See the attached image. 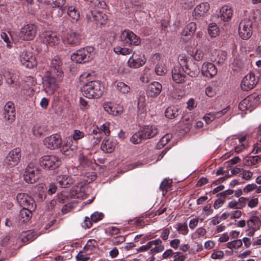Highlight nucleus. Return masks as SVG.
I'll list each match as a JSON object with an SVG mask.
<instances>
[{
	"mask_svg": "<svg viewBox=\"0 0 261 261\" xmlns=\"http://www.w3.org/2000/svg\"><path fill=\"white\" fill-rule=\"evenodd\" d=\"M93 73L85 72L80 77L83 84V94L88 98H98L104 91L103 85L98 81L93 80Z\"/></svg>",
	"mask_w": 261,
	"mask_h": 261,
	"instance_id": "f257e3e1",
	"label": "nucleus"
},
{
	"mask_svg": "<svg viewBox=\"0 0 261 261\" xmlns=\"http://www.w3.org/2000/svg\"><path fill=\"white\" fill-rule=\"evenodd\" d=\"M94 53V49L91 46L81 48L72 54L71 59L77 63H87L92 60Z\"/></svg>",
	"mask_w": 261,
	"mask_h": 261,
	"instance_id": "f03ea898",
	"label": "nucleus"
},
{
	"mask_svg": "<svg viewBox=\"0 0 261 261\" xmlns=\"http://www.w3.org/2000/svg\"><path fill=\"white\" fill-rule=\"evenodd\" d=\"M40 169L38 166L37 161H31L25 168L23 177L24 180L29 184H33L37 181L39 178Z\"/></svg>",
	"mask_w": 261,
	"mask_h": 261,
	"instance_id": "7ed1b4c3",
	"label": "nucleus"
},
{
	"mask_svg": "<svg viewBox=\"0 0 261 261\" xmlns=\"http://www.w3.org/2000/svg\"><path fill=\"white\" fill-rule=\"evenodd\" d=\"M187 58L183 56L179 57V65L175 66L172 69V77L176 83L180 84L185 82L187 76L184 73V69L182 64L186 63Z\"/></svg>",
	"mask_w": 261,
	"mask_h": 261,
	"instance_id": "20e7f679",
	"label": "nucleus"
},
{
	"mask_svg": "<svg viewBox=\"0 0 261 261\" xmlns=\"http://www.w3.org/2000/svg\"><path fill=\"white\" fill-rule=\"evenodd\" d=\"M120 39L125 45L138 46L141 43V39L132 31L124 30L120 36Z\"/></svg>",
	"mask_w": 261,
	"mask_h": 261,
	"instance_id": "39448f33",
	"label": "nucleus"
},
{
	"mask_svg": "<svg viewBox=\"0 0 261 261\" xmlns=\"http://www.w3.org/2000/svg\"><path fill=\"white\" fill-rule=\"evenodd\" d=\"M39 162L41 167L46 169H54L61 164L60 159L55 155H46L40 159Z\"/></svg>",
	"mask_w": 261,
	"mask_h": 261,
	"instance_id": "423d86ee",
	"label": "nucleus"
},
{
	"mask_svg": "<svg viewBox=\"0 0 261 261\" xmlns=\"http://www.w3.org/2000/svg\"><path fill=\"white\" fill-rule=\"evenodd\" d=\"M146 62L144 55L140 51H135L127 61V65L130 68H138L143 66Z\"/></svg>",
	"mask_w": 261,
	"mask_h": 261,
	"instance_id": "0eeeda50",
	"label": "nucleus"
},
{
	"mask_svg": "<svg viewBox=\"0 0 261 261\" xmlns=\"http://www.w3.org/2000/svg\"><path fill=\"white\" fill-rule=\"evenodd\" d=\"M83 39V36L79 31L67 32L64 38V41L71 46L80 45Z\"/></svg>",
	"mask_w": 261,
	"mask_h": 261,
	"instance_id": "6e6552de",
	"label": "nucleus"
},
{
	"mask_svg": "<svg viewBox=\"0 0 261 261\" xmlns=\"http://www.w3.org/2000/svg\"><path fill=\"white\" fill-rule=\"evenodd\" d=\"M43 142L47 148L54 150L61 146L62 140L60 135L55 134L44 138Z\"/></svg>",
	"mask_w": 261,
	"mask_h": 261,
	"instance_id": "1a4fd4ad",
	"label": "nucleus"
},
{
	"mask_svg": "<svg viewBox=\"0 0 261 261\" xmlns=\"http://www.w3.org/2000/svg\"><path fill=\"white\" fill-rule=\"evenodd\" d=\"M36 33L37 27L35 24H27L21 29L19 37L24 40H31L35 37Z\"/></svg>",
	"mask_w": 261,
	"mask_h": 261,
	"instance_id": "9d476101",
	"label": "nucleus"
},
{
	"mask_svg": "<svg viewBox=\"0 0 261 261\" xmlns=\"http://www.w3.org/2000/svg\"><path fill=\"white\" fill-rule=\"evenodd\" d=\"M21 157V149L16 147L8 153L5 160V163L8 166L14 167L19 163Z\"/></svg>",
	"mask_w": 261,
	"mask_h": 261,
	"instance_id": "9b49d317",
	"label": "nucleus"
},
{
	"mask_svg": "<svg viewBox=\"0 0 261 261\" xmlns=\"http://www.w3.org/2000/svg\"><path fill=\"white\" fill-rule=\"evenodd\" d=\"M19 61L22 65L28 68H33L37 65L35 57L29 51H22L19 56Z\"/></svg>",
	"mask_w": 261,
	"mask_h": 261,
	"instance_id": "f8f14e48",
	"label": "nucleus"
},
{
	"mask_svg": "<svg viewBox=\"0 0 261 261\" xmlns=\"http://www.w3.org/2000/svg\"><path fill=\"white\" fill-rule=\"evenodd\" d=\"M252 22L249 19H244L240 23L239 33L244 40L249 39L252 35Z\"/></svg>",
	"mask_w": 261,
	"mask_h": 261,
	"instance_id": "ddd939ff",
	"label": "nucleus"
},
{
	"mask_svg": "<svg viewBox=\"0 0 261 261\" xmlns=\"http://www.w3.org/2000/svg\"><path fill=\"white\" fill-rule=\"evenodd\" d=\"M57 81L55 78L51 75L46 76L44 81V89L48 94H53L58 87V82L61 81V77Z\"/></svg>",
	"mask_w": 261,
	"mask_h": 261,
	"instance_id": "4468645a",
	"label": "nucleus"
},
{
	"mask_svg": "<svg viewBox=\"0 0 261 261\" xmlns=\"http://www.w3.org/2000/svg\"><path fill=\"white\" fill-rule=\"evenodd\" d=\"M16 199L20 205L22 207H28L32 210H35L36 204L35 201L28 194L23 193H18Z\"/></svg>",
	"mask_w": 261,
	"mask_h": 261,
	"instance_id": "2eb2a0df",
	"label": "nucleus"
},
{
	"mask_svg": "<svg viewBox=\"0 0 261 261\" xmlns=\"http://www.w3.org/2000/svg\"><path fill=\"white\" fill-rule=\"evenodd\" d=\"M88 22L95 21L96 23L103 24L106 22L107 16L105 14L98 11H90L86 14Z\"/></svg>",
	"mask_w": 261,
	"mask_h": 261,
	"instance_id": "dca6fc26",
	"label": "nucleus"
},
{
	"mask_svg": "<svg viewBox=\"0 0 261 261\" xmlns=\"http://www.w3.org/2000/svg\"><path fill=\"white\" fill-rule=\"evenodd\" d=\"M258 82V79L253 73L247 74L243 79L241 87L244 91H248L252 89Z\"/></svg>",
	"mask_w": 261,
	"mask_h": 261,
	"instance_id": "f3484780",
	"label": "nucleus"
},
{
	"mask_svg": "<svg viewBox=\"0 0 261 261\" xmlns=\"http://www.w3.org/2000/svg\"><path fill=\"white\" fill-rule=\"evenodd\" d=\"M4 117L8 123H12L15 119L14 104L12 101H8L4 106Z\"/></svg>",
	"mask_w": 261,
	"mask_h": 261,
	"instance_id": "a211bd4d",
	"label": "nucleus"
},
{
	"mask_svg": "<svg viewBox=\"0 0 261 261\" xmlns=\"http://www.w3.org/2000/svg\"><path fill=\"white\" fill-rule=\"evenodd\" d=\"M253 97L248 96L242 100L239 105V108L242 111L251 112L255 107Z\"/></svg>",
	"mask_w": 261,
	"mask_h": 261,
	"instance_id": "6ab92c4d",
	"label": "nucleus"
},
{
	"mask_svg": "<svg viewBox=\"0 0 261 261\" xmlns=\"http://www.w3.org/2000/svg\"><path fill=\"white\" fill-rule=\"evenodd\" d=\"M201 72L204 76L211 78L217 74V69L213 64L210 62H205L202 66Z\"/></svg>",
	"mask_w": 261,
	"mask_h": 261,
	"instance_id": "aec40b11",
	"label": "nucleus"
},
{
	"mask_svg": "<svg viewBox=\"0 0 261 261\" xmlns=\"http://www.w3.org/2000/svg\"><path fill=\"white\" fill-rule=\"evenodd\" d=\"M43 41L49 45H55L59 42V37L56 33L51 31H46L42 34Z\"/></svg>",
	"mask_w": 261,
	"mask_h": 261,
	"instance_id": "412c9836",
	"label": "nucleus"
},
{
	"mask_svg": "<svg viewBox=\"0 0 261 261\" xmlns=\"http://www.w3.org/2000/svg\"><path fill=\"white\" fill-rule=\"evenodd\" d=\"M62 62L60 58L58 56H55L51 61L50 68L54 71L58 76L62 77L63 74Z\"/></svg>",
	"mask_w": 261,
	"mask_h": 261,
	"instance_id": "4be33fe9",
	"label": "nucleus"
},
{
	"mask_svg": "<svg viewBox=\"0 0 261 261\" xmlns=\"http://www.w3.org/2000/svg\"><path fill=\"white\" fill-rule=\"evenodd\" d=\"M209 9L210 5L207 3H201L195 8L193 15L196 18H199L203 16L207 12Z\"/></svg>",
	"mask_w": 261,
	"mask_h": 261,
	"instance_id": "5701e85b",
	"label": "nucleus"
},
{
	"mask_svg": "<svg viewBox=\"0 0 261 261\" xmlns=\"http://www.w3.org/2000/svg\"><path fill=\"white\" fill-rule=\"evenodd\" d=\"M229 108V107L228 106L221 111L215 113H210L206 114L203 116V119L206 123L208 124L215 119L219 118L225 115L228 112Z\"/></svg>",
	"mask_w": 261,
	"mask_h": 261,
	"instance_id": "b1692460",
	"label": "nucleus"
},
{
	"mask_svg": "<svg viewBox=\"0 0 261 261\" xmlns=\"http://www.w3.org/2000/svg\"><path fill=\"white\" fill-rule=\"evenodd\" d=\"M141 130L145 139L153 138L159 133L157 126L154 125H145Z\"/></svg>",
	"mask_w": 261,
	"mask_h": 261,
	"instance_id": "393cba45",
	"label": "nucleus"
},
{
	"mask_svg": "<svg viewBox=\"0 0 261 261\" xmlns=\"http://www.w3.org/2000/svg\"><path fill=\"white\" fill-rule=\"evenodd\" d=\"M247 198L241 197L237 200H231L228 203L227 208L234 210H241L246 205Z\"/></svg>",
	"mask_w": 261,
	"mask_h": 261,
	"instance_id": "a878e982",
	"label": "nucleus"
},
{
	"mask_svg": "<svg viewBox=\"0 0 261 261\" xmlns=\"http://www.w3.org/2000/svg\"><path fill=\"white\" fill-rule=\"evenodd\" d=\"M162 85L157 82H154L150 84L147 89V93L151 97L158 96L161 92Z\"/></svg>",
	"mask_w": 261,
	"mask_h": 261,
	"instance_id": "bb28decb",
	"label": "nucleus"
},
{
	"mask_svg": "<svg viewBox=\"0 0 261 261\" xmlns=\"http://www.w3.org/2000/svg\"><path fill=\"white\" fill-rule=\"evenodd\" d=\"M182 65L183 67H185V72L190 76L196 77L199 73V68L195 63L188 64L186 61V63Z\"/></svg>",
	"mask_w": 261,
	"mask_h": 261,
	"instance_id": "cd10ccee",
	"label": "nucleus"
},
{
	"mask_svg": "<svg viewBox=\"0 0 261 261\" xmlns=\"http://www.w3.org/2000/svg\"><path fill=\"white\" fill-rule=\"evenodd\" d=\"M116 141L110 139H105L102 142L101 148L102 150L107 153H111L115 149Z\"/></svg>",
	"mask_w": 261,
	"mask_h": 261,
	"instance_id": "c85d7f7f",
	"label": "nucleus"
},
{
	"mask_svg": "<svg viewBox=\"0 0 261 261\" xmlns=\"http://www.w3.org/2000/svg\"><path fill=\"white\" fill-rule=\"evenodd\" d=\"M232 14V7L228 5H225L221 8L219 15L222 20L227 21L231 18Z\"/></svg>",
	"mask_w": 261,
	"mask_h": 261,
	"instance_id": "c756f323",
	"label": "nucleus"
},
{
	"mask_svg": "<svg viewBox=\"0 0 261 261\" xmlns=\"http://www.w3.org/2000/svg\"><path fill=\"white\" fill-rule=\"evenodd\" d=\"M76 149V146L73 145L71 143L69 144L68 140H66L61 149V151L65 155L70 158L74 155Z\"/></svg>",
	"mask_w": 261,
	"mask_h": 261,
	"instance_id": "7c9ffc66",
	"label": "nucleus"
},
{
	"mask_svg": "<svg viewBox=\"0 0 261 261\" xmlns=\"http://www.w3.org/2000/svg\"><path fill=\"white\" fill-rule=\"evenodd\" d=\"M57 180L62 188H66L73 183V179L67 174L60 175Z\"/></svg>",
	"mask_w": 261,
	"mask_h": 261,
	"instance_id": "2f4dec72",
	"label": "nucleus"
},
{
	"mask_svg": "<svg viewBox=\"0 0 261 261\" xmlns=\"http://www.w3.org/2000/svg\"><path fill=\"white\" fill-rule=\"evenodd\" d=\"M37 237V233L33 230H29L23 232L21 234L20 239L22 242H30L34 240Z\"/></svg>",
	"mask_w": 261,
	"mask_h": 261,
	"instance_id": "473e14b6",
	"label": "nucleus"
},
{
	"mask_svg": "<svg viewBox=\"0 0 261 261\" xmlns=\"http://www.w3.org/2000/svg\"><path fill=\"white\" fill-rule=\"evenodd\" d=\"M35 210L30 208L22 207L19 212V218L22 222H25L30 220L32 215V212Z\"/></svg>",
	"mask_w": 261,
	"mask_h": 261,
	"instance_id": "72a5a7b5",
	"label": "nucleus"
},
{
	"mask_svg": "<svg viewBox=\"0 0 261 261\" xmlns=\"http://www.w3.org/2000/svg\"><path fill=\"white\" fill-rule=\"evenodd\" d=\"M248 226L254 232L259 229L261 225L260 218L256 216H252L248 221Z\"/></svg>",
	"mask_w": 261,
	"mask_h": 261,
	"instance_id": "f704fd0d",
	"label": "nucleus"
},
{
	"mask_svg": "<svg viewBox=\"0 0 261 261\" xmlns=\"http://www.w3.org/2000/svg\"><path fill=\"white\" fill-rule=\"evenodd\" d=\"M165 116L169 119H173L176 117L179 114V109L174 106L168 107L165 112Z\"/></svg>",
	"mask_w": 261,
	"mask_h": 261,
	"instance_id": "c9c22d12",
	"label": "nucleus"
},
{
	"mask_svg": "<svg viewBox=\"0 0 261 261\" xmlns=\"http://www.w3.org/2000/svg\"><path fill=\"white\" fill-rule=\"evenodd\" d=\"M85 136V133L78 129H75L73 130L72 135L66 138V140L70 143H73V140L74 141H77V140L83 138Z\"/></svg>",
	"mask_w": 261,
	"mask_h": 261,
	"instance_id": "e433bc0d",
	"label": "nucleus"
},
{
	"mask_svg": "<svg viewBox=\"0 0 261 261\" xmlns=\"http://www.w3.org/2000/svg\"><path fill=\"white\" fill-rule=\"evenodd\" d=\"M196 30V24L194 22H190L188 24L182 31V35L189 37L193 35Z\"/></svg>",
	"mask_w": 261,
	"mask_h": 261,
	"instance_id": "4c0bfd02",
	"label": "nucleus"
},
{
	"mask_svg": "<svg viewBox=\"0 0 261 261\" xmlns=\"http://www.w3.org/2000/svg\"><path fill=\"white\" fill-rule=\"evenodd\" d=\"M154 70L158 75L162 76L166 73L167 70L163 60L159 61L155 66Z\"/></svg>",
	"mask_w": 261,
	"mask_h": 261,
	"instance_id": "58836bf2",
	"label": "nucleus"
},
{
	"mask_svg": "<svg viewBox=\"0 0 261 261\" xmlns=\"http://www.w3.org/2000/svg\"><path fill=\"white\" fill-rule=\"evenodd\" d=\"M67 14L73 21H77L80 17V12L73 6H70L68 8Z\"/></svg>",
	"mask_w": 261,
	"mask_h": 261,
	"instance_id": "ea45409f",
	"label": "nucleus"
},
{
	"mask_svg": "<svg viewBox=\"0 0 261 261\" xmlns=\"http://www.w3.org/2000/svg\"><path fill=\"white\" fill-rule=\"evenodd\" d=\"M115 87L117 91L123 94L128 93L130 90L128 85L122 82H116Z\"/></svg>",
	"mask_w": 261,
	"mask_h": 261,
	"instance_id": "a19ab883",
	"label": "nucleus"
},
{
	"mask_svg": "<svg viewBox=\"0 0 261 261\" xmlns=\"http://www.w3.org/2000/svg\"><path fill=\"white\" fill-rule=\"evenodd\" d=\"M215 54L217 55V57L214 59V60L218 64H223L227 58L226 54L225 51L217 50L216 51Z\"/></svg>",
	"mask_w": 261,
	"mask_h": 261,
	"instance_id": "79ce46f5",
	"label": "nucleus"
},
{
	"mask_svg": "<svg viewBox=\"0 0 261 261\" xmlns=\"http://www.w3.org/2000/svg\"><path fill=\"white\" fill-rule=\"evenodd\" d=\"M260 159V158L258 155L249 156L244 160V164L247 166H254Z\"/></svg>",
	"mask_w": 261,
	"mask_h": 261,
	"instance_id": "37998d69",
	"label": "nucleus"
},
{
	"mask_svg": "<svg viewBox=\"0 0 261 261\" xmlns=\"http://www.w3.org/2000/svg\"><path fill=\"white\" fill-rule=\"evenodd\" d=\"M189 54L196 61L202 60L204 57L202 50L194 48L192 51H189Z\"/></svg>",
	"mask_w": 261,
	"mask_h": 261,
	"instance_id": "c03bdc74",
	"label": "nucleus"
},
{
	"mask_svg": "<svg viewBox=\"0 0 261 261\" xmlns=\"http://www.w3.org/2000/svg\"><path fill=\"white\" fill-rule=\"evenodd\" d=\"M144 139H145L144 138L143 134L141 130L134 134L130 138V140L133 144H138L140 143Z\"/></svg>",
	"mask_w": 261,
	"mask_h": 261,
	"instance_id": "a18cd8bd",
	"label": "nucleus"
},
{
	"mask_svg": "<svg viewBox=\"0 0 261 261\" xmlns=\"http://www.w3.org/2000/svg\"><path fill=\"white\" fill-rule=\"evenodd\" d=\"M33 133L36 137H40L45 132V128L39 123H36L32 129Z\"/></svg>",
	"mask_w": 261,
	"mask_h": 261,
	"instance_id": "49530a36",
	"label": "nucleus"
},
{
	"mask_svg": "<svg viewBox=\"0 0 261 261\" xmlns=\"http://www.w3.org/2000/svg\"><path fill=\"white\" fill-rule=\"evenodd\" d=\"M172 181L171 179H165L164 180L160 185V188L163 191V195H165L167 193L168 190L171 187Z\"/></svg>",
	"mask_w": 261,
	"mask_h": 261,
	"instance_id": "de8ad7c7",
	"label": "nucleus"
},
{
	"mask_svg": "<svg viewBox=\"0 0 261 261\" xmlns=\"http://www.w3.org/2000/svg\"><path fill=\"white\" fill-rule=\"evenodd\" d=\"M104 109L108 113L113 115H118L122 112L121 109L119 108L117 109L116 107L106 105L105 106Z\"/></svg>",
	"mask_w": 261,
	"mask_h": 261,
	"instance_id": "09e8293b",
	"label": "nucleus"
},
{
	"mask_svg": "<svg viewBox=\"0 0 261 261\" xmlns=\"http://www.w3.org/2000/svg\"><path fill=\"white\" fill-rule=\"evenodd\" d=\"M114 51L117 55H122L123 56L129 55L132 51V49L126 47H121L116 46L114 48Z\"/></svg>",
	"mask_w": 261,
	"mask_h": 261,
	"instance_id": "8fccbe9b",
	"label": "nucleus"
},
{
	"mask_svg": "<svg viewBox=\"0 0 261 261\" xmlns=\"http://www.w3.org/2000/svg\"><path fill=\"white\" fill-rule=\"evenodd\" d=\"M219 32L218 28L215 23H210L208 28V33L212 37H216Z\"/></svg>",
	"mask_w": 261,
	"mask_h": 261,
	"instance_id": "3c124183",
	"label": "nucleus"
},
{
	"mask_svg": "<svg viewBox=\"0 0 261 261\" xmlns=\"http://www.w3.org/2000/svg\"><path fill=\"white\" fill-rule=\"evenodd\" d=\"M79 161L80 165L83 167H89L91 164V161L83 154H80L79 155Z\"/></svg>",
	"mask_w": 261,
	"mask_h": 261,
	"instance_id": "603ef678",
	"label": "nucleus"
},
{
	"mask_svg": "<svg viewBox=\"0 0 261 261\" xmlns=\"http://www.w3.org/2000/svg\"><path fill=\"white\" fill-rule=\"evenodd\" d=\"M176 226V229L179 233L182 235H186L188 233V228L186 223H178Z\"/></svg>",
	"mask_w": 261,
	"mask_h": 261,
	"instance_id": "864d4df0",
	"label": "nucleus"
},
{
	"mask_svg": "<svg viewBox=\"0 0 261 261\" xmlns=\"http://www.w3.org/2000/svg\"><path fill=\"white\" fill-rule=\"evenodd\" d=\"M242 245L241 240H236L233 241L228 242L226 246L229 249L239 248Z\"/></svg>",
	"mask_w": 261,
	"mask_h": 261,
	"instance_id": "5fc2aeb1",
	"label": "nucleus"
},
{
	"mask_svg": "<svg viewBox=\"0 0 261 261\" xmlns=\"http://www.w3.org/2000/svg\"><path fill=\"white\" fill-rule=\"evenodd\" d=\"M233 64L234 67H238V69H243L245 67V59H242L240 60L239 59H236L234 60ZM235 70H238V69L236 68Z\"/></svg>",
	"mask_w": 261,
	"mask_h": 261,
	"instance_id": "6e6d98bb",
	"label": "nucleus"
},
{
	"mask_svg": "<svg viewBox=\"0 0 261 261\" xmlns=\"http://www.w3.org/2000/svg\"><path fill=\"white\" fill-rule=\"evenodd\" d=\"M4 76L5 78L6 81L9 85H12L14 83V75L10 73L9 71L6 72Z\"/></svg>",
	"mask_w": 261,
	"mask_h": 261,
	"instance_id": "4d7b16f0",
	"label": "nucleus"
},
{
	"mask_svg": "<svg viewBox=\"0 0 261 261\" xmlns=\"http://www.w3.org/2000/svg\"><path fill=\"white\" fill-rule=\"evenodd\" d=\"M125 241V238L123 236H119L113 238L111 242L113 245H118Z\"/></svg>",
	"mask_w": 261,
	"mask_h": 261,
	"instance_id": "13d9d810",
	"label": "nucleus"
},
{
	"mask_svg": "<svg viewBox=\"0 0 261 261\" xmlns=\"http://www.w3.org/2000/svg\"><path fill=\"white\" fill-rule=\"evenodd\" d=\"M172 138V135L170 134H166L160 139L159 145L162 146L166 145Z\"/></svg>",
	"mask_w": 261,
	"mask_h": 261,
	"instance_id": "bf43d9fd",
	"label": "nucleus"
},
{
	"mask_svg": "<svg viewBox=\"0 0 261 261\" xmlns=\"http://www.w3.org/2000/svg\"><path fill=\"white\" fill-rule=\"evenodd\" d=\"M103 217V214L102 213L94 212L91 215V221L93 222H97L101 220Z\"/></svg>",
	"mask_w": 261,
	"mask_h": 261,
	"instance_id": "052dcab7",
	"label": "nucleus"
},
{
	"mask_svg": "<svg viewBox=\"0 0 261 261\" xmlns=\"http://www.w3.org/2000/svg\"><path fill=\"white\" fill-rule=\"evenodd\" d=\"M90 257L85 252L80 251L76 256V261H87Z\"/></svg>",
	"mask_w": 261,
	"mask_h": 261,
	"instance_id": "680f3d73",
	"label": "nucleus"
},
{
	"mask_svg": "<svg viewBox=\"0 0 261 261\" xmlns=\"http://www.w3.org/2000/svg\"><path fill=\"white\" fill-rule=\"evenodd\" d=\"M241 175L246 180H249L252 177L253 173L249 170L242 169Z\"/></svg>",
	"mask_w": 261,
	"mask_h": 261,
	"instance_id": "e2e57ef3",
	"label": "nucleus"
},
{
	"mask_svg": "<svg viewBox=\"0 0 261 261\" xmlns=\"http://www.w3.org/2000/svg\"><path fill=\"white\" fill-rule=\"evenodd\" d=\"M79 188L75 187L73 188L72 190V196L77 198H83L84 196V193L81 191V190L78 191Z\"/></svg>",
	"mask_w": 261,
	"mask_h": 261,
	"instance_id": "0e129e2a",
	"label": "nucleus"
},
{
	"mask_svg": "<svg viewBox=\"0 0 261 261\" xmlns=\"http://www.w3.org/2000/svg\"><path fill=\"white\" fill-rule=\"evenodd\" d=\"M242 214V212L240 210H235L231 211L228 215L230 216L231 219L239 218Z\"/></svg>",
	"mask_w": 261,
	"mask_h": 261,
	"instance_id": "69168bd1",
	"label": "nucleus"
},
{
	"mask_svg": "<svg viewBox=\"0 0 261 261\" xmlns=\"http://www.w3.org/2000/svg\"><path fill=\"white\" fill-rule=\"evenodd\" d=\"M205 93L208 97H213L216 94L215 87L212 86L207 87L205 89Z\"/></svg>",
	"mask_w": 261,
	"mask_h": 261,
	"instance_id": "338daca9",
	"label": "nucleus"
},
{
	"mask_svg": "<svg viewBox=\"0 0 261 261\" xmlns=\"http://www.w3.org/2000/svg\"><path fill=\"white\" fill-rule=\"evenodd\" d=\"M1 37L7 43V46L8 47H11V42H10L9 36L7 33L3 32H2L1 33Z\"/></svg>",
	"mask_w": 261,
	"mask_h": 261,
	"instance_id": "774afa93",
	"label": "nucleus"
}]
</instances>
